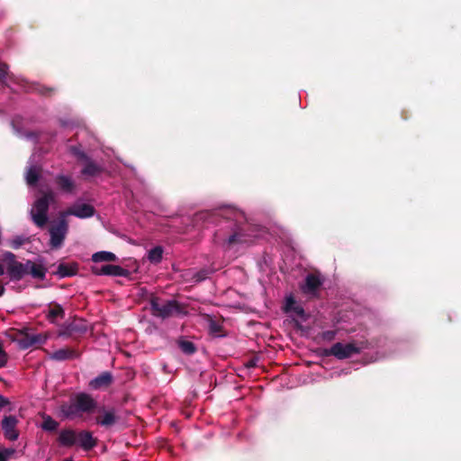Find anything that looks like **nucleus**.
I'll return each mask as SVG.
<instances>
[{
  "label": "nucleus",
  "mask_w": 461,
  "mask_h": 461,
  "mask_svg": "<svg viewBox=\"0 0 461 461\" xmlns=\"http://www.w3.org/2000/svg\"><path fill=\"white\" fill-rule=\"evenodd\" d=\"M217 215L223 221L214 233V242L225 250L238 249L251 243L254 239L265 237V228L247 222L244 212L235 207H224Z\"/></svg>",
  "instance_id": "1"
},
{
  "label": "nucleus",
  "mask_w": 461,
  "mask_h": 461,
  "mask_svg": "<svg viewBox=\"0 0 461 461\" xmlns=\"http://www.w3.org/2000/svg\"><path fill=\"white\" fill-rule=\"evenodd\" d=\"M96 408L97 402L90 394L78 393L60 405V413L66 419L75 420L95 412Z\"/></svg>",
  "instance_id": "2"
},
{
  "label": "nucleus",
  "mask_w": 461,
  "mask_h": 461,
  "mask_svg": "<svg viewBox=\"0 0 461 461\" xmlns=\"http://www.w3.org/2000/svg\"><path fill=\"white\" fill-rule=\"evenodd\" d=\"M59 443L60 446L67 447L78 446L82 449L88 451L95 447L96 439L90 431H77L67 429L59 431Z\"/></svg>",
  "instance_id": "3"
},
{
  "label": "nucleus",
  "mask_w": 461,
  "mask_h": 461,
  "mask_svg": "<svg viewBox=\"0 0 461 461\" xmlns=\"http://www.w3.org/2000/svg\"><path fill=\"white\" fill-rule=\"evenodd\" d=\"M55 201V194L52 191L46 192L42 196L37 198L33 203L30 216L32 222L39 228L42 229L49 221V207Z\"/></svg>",
  "instance_id": "4"
},
{
  "label": "nucleus",
  "mask_w": 461,
  "mask_h": 461,
  "mask_svg": "<svg viewBox=\"0 0 461 461\" xmlns=\"http://www.w3.org/2000/svg\"><path fill=\"white\" fill-rule=\"evenodd\" d=\"M49 232L50 236V247L52 249H60L68 232V223L66 218L59 214L58 221L50 227Z\"/></svg>",
  "instance_id": "5"
},
{
  "label": "nucleus",
  "mask_w": 461,
  "mask_h": 461,
  "mask_svg": "<svg viewBox=\"0 0 461 461\" xmlns=\"http://www.w3.org/2000/svg\"><path fill=\"white\" fill-rule=\"evenodd\" d=\"M363 347H358L355 343H341L337 342L325 350L326 356H334L338 359L348 358L361 351Z\"/></svg>",
  "instance_id": "6"
},
{
  "label": "nucleus",
  "mask_w": 461,
  "mask_h": 461,
  "mask_svg": "<svg viewBox=\"0 0 461 461\" xmlns=\"http://www.w3.org/2000/svg\"><path fill=\"white\" fill-rule=\"evenodd\" d=\"M60 214L65 218L73 215L80 219H86L95 214V208L88 203H76L66 211L60 212Z\"/></svg>",
  "instance_id": "7"
},
{
  "label": "nucleus",
  "mask_w": 461,
  "mask_h": 461,
  "mask_svg": "<svg viewBox=\"0 0 461 461\" xmlns=\"http://www.w3.org/2000/svg\"><path fill=\"white\" fill-rule=\"evenodd\" d=\"M150 305L153 314L161 318L169 317L178 309L176 301H167L164 303H160L158 299H152Z\"/></svg>",
  "instance_id": "8"
},
{
  "label": "nucleus",
  "mask_w": 461,
  "mask_h": 461,
  "mask_svg": "<svg viewBox=\"0 0 461 461\" xmlns=\"http://www.w3.org/2000/svg\"><path fill=\"white\" fill-rule=\"evenodd\" d=\"M92 272L97 276H127L128 270L117 265H104L100 267H93Z\"/></svg>",
  "instance_id": "9"
},
{
  "label": "nucleus",
  "mask_w": 461,
  "mask_h": 461,
  "mask_svg": "<svg viewBox=\"0 0 461 461\" xmlns=\"http://www.w3.org/2000/svg\"><path fill=\"white\" fill-rule=\"evenodd\" d=\"M83 167L81 169V175L85 177H93L99 176L104 172V166L95 162L91 158H87L83 162Z\"/></svg>",
  "instance_id": "10"
},
{
  "label": "nucleus",
  "mask_w": 461,
  "mask_h": 461,
  "mask_svg": "<svg viewBox=\"0 0 461 461\" xmlns=\"http://www.w3.org/2000/svg\"><path fill=\"white\" fill-rule=\"evenodd\" d=\"M321 285L322 280L319 274H308L301 289L304 294L313 295Z\"/></svg>",
  "instance_id": "11"
},
{
  "label": "nucleus",
  "mask_w": 461,
  "mask_h": 461,
  "mask_svg": "<svg viewBox=\"0 0 461 461\" xmlns=\"http://www.w3.org/2000/svg\"><path fill=\"white\" fill-rule=\"evenodd\" d=\"M17 419L14 416H6L2 420V429L5 436L9 440H16L18 438V432L16 430Z\"/></svg>",
  "instance_id": "12"
},
{
  "label": "nucleus",
  "mask_w": 461,
  "mask_h": 461,
  "mask_svg": "<svg viewBox=\"0 0 461 461\" xmlns=\"http://www.w3.org/2000/svg\"><path fill=\"white\" fill-rule=\"evenodd\" d=\"M28 163H29V167H28V169L25 174V179H26V183L29 185L33 186L37 184V182L39 180L41 168L37 165L33 164L34 163V155L30 158V160Z\"/></svg>",
  "instance_id": "13"
},
{
  "label": "nucleus",
  "mask_w": 461,
  "mask_h": 461,
  "mask_svg": "<svg viewBox=\"0 0 461 461\" xmlns=\"http://www.w3.org/2000/svg\"><path fill=\"white\" fill-rule=\"evenodd\" d=\"M8 273L12 279L20 280L27 275V262L25 264L14 261L8 267Z\"/></svg>",
  "instance_id": "14"
},
{
  "label": "nucleus",
  "mask_w": 461,
  "mask_h": 461,
  "mask_svg": "<svg viewBox=\"0 0 461 461\" xmlns=\"http://www.w3.org/2000/svg\"><path fill=\"white\" fill-rule=\"evenodd\" d=\"M102 414L96 418V422L103 427H110L116 422V415L113 410H105L102 408L99 410Z\"/></svg>",
  "instance_id": "15"
},
{
  "label": "nucleus",
  "mask_w": 461,
  "mask_h": 461,
  "mask_svg": "<svg viewBox=\"0 0 461 461\" xmlns=\"http://www.w3.org/2000/svg\"><path fill=\"white\" fill-rule=\"evenodd\" d=\"M284 310L285 312L294 313L298 317L304 316V311L303 307L296 303L292 294H289L285 297Z\"/></svg>",
  "instance_id": "16"
},
{
  "label": "nucleus",
  "mask_w": 461,
  "mask_h": 461,
  "mask_svg": "<svg viewBox=\"0 0 461 461\" xmlns=\"http://www.w3.org/2000/svg\"><path fill=\"white\" fill-rule=\"evenodd\" d=\"M113 381V376L109 372H104L100 375L89 382V386L94 390H98L108 386Z\"/></svg>",
  "instance_id": "17"
},
{
  "label": "nucleus",
  "mask_w": 461,
  "mask_h": 461,
  "mask_svg": "<svg viewBox=\"0 0 461 461\" xmlns=\"http://www.w3.org/2000/svg\"><path fill=\"white\" fill-rule=\"evenodd\" d=\"M46 341V337L42 334H32L28 335L19 340L20 348L27 349L35 344H42Z\"/></svg>",
  "instance_id": "18"
},
{
  "label": "nucleus",
  "mask_w": 461,
  "mask_h": 461,
  "mask_svg": "<svg viewBox=\"0 0 461 461\" xmlns=\"http://www.w3.org/2000/svg\"><path fill=\"white\" fill-rule=\"evenodd\" d=\"M55 182L59 189L66 193H72L75 188V183L68 176L58 175Z\"/></svg>",
  "instance_id": "19"
},
{
  "label": "nucleus",
  "mask_w": 461,
  "mask_h": 461,
  "mask_svg": "<svg viewBox=\"0 0 461 461\" xmlns=\"http://www.w3.org/2000/svg\"><path fill=\"white\" fill-rule=\"evenodd\" d=\"M46 268L40 264H35L31 260L27 261V274L34 278L43 279L46 275Z\"/></svg>",
  "instance_id": "20"
},
{
  "label": "nucleus",
  "mask_w": 461,
  "mask_h": 461,
  "mask_svg": "<svg viewBox=\"0 0 461 461\" xmlns=\"http://www.w3.org/2000/svg\"><path fill=\"white\" fill-rule=\"evenodd\" d=\"M46 317L51 323H57L59 319L64 318V310L59 304H55L53 307H50Z\"/></svg>",
  "instance_id": "21"
},
{
  "label": "nucleus",
  "mask_w": 461,
  "mask_h": 461,
  "mask_svg": "<svg viewBox=\"0 0 461 461\" xmlns=\"http://www.w3.org/2000/svg\"><path fill=\"white\" fill-rule=\"evenodd\" d=\"M92 260L95 263L114 262L117 260V257L115 254L109 251H98L92 255Z\"/></svg>",
  "instance_id": "22"
},
{
  "label": "nucleus",
  "mask_w": 461,
  "mask_h": 461,
  "mask_svg": "<svg viewBox=\"0 0 461 461\" xmlns=\"http://www.w3.org/2000/svg\"><path fill=\"white\" fill-rule=\"evenodd\" d=\"M74 356V352L68 348H60L56 350L50 355V358L56 361H64L71 358Z\"/></svg>",
  "instance_id": "23"
},
{
  "label": "nucleus",
  "mask_w": 461,
  "mask_h": 461,
  "mask_svg": "<svg viewBox=\"0 0 461 461\" xmlns=\"http://www.w3.org/2000/svg\"><path fill=\"white\" fill-rule=\"evenodd\" d=\"M163 249L158 246L151 249L148 253V258L151 263H158L162 259Z\"/></svg>",
  "instance_id": "24"
},
{
  "label": "nucleus",
  "mask_w": 461,
  "mask_h": 461,
  "mask_svg": "<svg viewBox=\"0 0 461 461\" xmlns=\"http://www.w3.org/2000/svg\"><path fill=\"white\" fill-rule=\"evenodd\" d=\"M59 422L50 416H45L41 424V429L46 431H54L58 429Z\"/></svg>",
  "instance_id": "25"
},
{
  "label": "nucleus",
  "mask_w": 461,
  "mask_h": 461,
  "mask_svg": "<svg viewBox=\"0 0 461 461\" xmlns=\"http://www.w3.org/2000/svg\"><path fill=\"white\" fill-rule=\"evenodd\" d=\"M12 77L7 71V66L0 62V84L9 86L7 80H11Z\"/></svg>",
  "instance_id": "26"
},
{
  "label": "nucleus",
  "mask_w": 461,
  "mask_h": 461,
  "mask_svg": "<svg viewBox=\"0 0 461 461\" xmlns=\"http://www.w3.org/2000/svg\"><path fill=\"white\" fill-rule=\"evenodd\" d=\"M16 450L12 447H2L0 448V461H8L14 456Z\"/></svg>",
  "instance_id": "27"
},
{
  "label": "nucleus",
  "mask_w": 461,
  "mask_h": 461,
  "mask_svg": "<svg viewBox=\"0 0 461 461\" xmlns=\"http://www.w3.org/2000/svg\"><path fill=\"white\" fill-rule=\"evenodd\" d=\"M179 348L181 350L188 355L194 353L195 347L191 341L182 340L179 342Z\"/></svg>",
  "instance_id": "28"
},
{
  "label": "nucleus",
  "mask_w": 461,
  "mask_h": 461,
  "mask_svg": "<svg viewBox=\"0 0 461 461\" xmlns=\"http://www.w3.org/2000/svg\"><path fill=\"white\" fill-rule=\"evenodd\" d=\"M69 150L81 162L88 158V156L77 146H71Z\"/></svg>",
  "instance_id": "29"
},
{
  "label": "nucleus",
  "mask_w": 461,
  "mask_h": 461,
  "mask_svg": "<svg viewBox=\"0 0 461 461\" xmlns=\"http://www.w3.org/2000/svg\"><path fill=\"white\" fill-rule=\"evenodd\" d=\"M26 240L27 239L23 236H16L9 240V244L14 249H17L22 247Z\"/></svg>",
  "instance_id": "30"
},
{
  "label": "nucleus",
  "mask_w": 461,
  "mask_h": 461,
  "mask_svg": "<svg viewBox=\"0 0 461 461\" xmlns=\"http://www.w3.org/2000/svg\"><path fill=\"white\" fill-rule=\"evenodd\" d=\"M77 328L75 327V325L73 323L62 328L59 333H58V336L59 337H63V338H68L71 335V333L76 330Z\"/></svg>",
  "instance_id": "31"
},
{
  "label": "nucleus",
  "mask_w": 461,
  "mask_h": 461,
  "mask_svg": "<svg viewBox=\"0 0 461 461\" xmlns=\"http://www.w3.org/2000/svg\"><path fill=\"white\" fill-rule=\"evenodd\" d=\"M210 272L206 269L200 270L193 275V279L194 282H201L206 279L209 276Z\"/></svg>",
  "instance_id": "32"
},
{
  "label": "nucleus",
  "mask_w": 461,
  "mask_h": 461,
  "mask_svg": "<svg viewBox=\"0 0 461 461\" xmlns=\"http://www.w3.org/2000/svg\"><path fill=\"white\" fill-rule=\"evenodd\" d=\"M336 336V332L333 330H327L322 332L321 337L324 340L330 341L332 340Z\"/></svg>",
  "instance_id": "33"
},
{
  "label": "nucleus",
  "mask_w": 461,
  "mask_h": 461,
  "mask_svg": "<svg viewBox=\"0 0 461 461\" xmlns=\"http://www.w3.org/2000/svg\"><path fill=\"white\" fill-rule=\"evenodd\" d=\"M209 216H212V214H210L209 212H200V213H197L194 218V221L196 223Z\"/></svg>",
  "instance_id": "34"
},
{
  "label": "nucleus",
  "mask_w": 461,
  "mask_h": 461,
  "mask_svg": "<svg viewBox=\"0 0 461 461\" xmlns=\"http://www.w3.org/2000/svg\"><path fill=\"white\" fill-rule=\"evenodd\" d=\"M219 330H220L219 325L215 321H211L210 322V331L212 333L216 334L219 332Z\"/></svg>",
  "instance_id": "35"
},
{
  "label": "nucleus",
  "mask_w": 461,
  "mask_h": 461,
  "mask_svg": "<svg viewBox=\"0 0 461 461\" xmlns=\"http://www.w3.org/2000/svg\"><path fill=\"white\" fill-rule=\"evenodd\" d=\"M7 404H9L8 399L0 394V410Z\"/></svg>",
  "instance_id": "36"
},
{
  "label": "nucleus",
  "mask_w": 461,
  "mask_h": 461,
  "mask_svg": "<svg viewBox=\"0 0 461 461\" xmlns=\"http://www.w3.org/2000/svg\"><path fill=\"white\" fill-rule=\"evenodd\" d=\"M36 90H38L42 95H48L49 92H50V89L43 86H36Z\"/></svg>",
  "instance_id": "37"
},
{
  "label": "nucleus",
  "mask_w": 461,
  "mask_h": 461,
  "mask_svg": "<svg viewBox=\"0 0 461 461\" xmlns=\"http://www.w3.org/2000/svg\"><path fill=\"white\" fill-rule=\"evenodd\" d=\"M5 257L7 259L12 260L13 262L14 261V255L12 252H6V253L5 254Z\"/></svg>",
  "instance_id": "38"
},
{
  "label": "nucleus",
  "mask_w": 461,
  "mask_h": 461,
  "mask_svg": "<svg viewBox=\"0 0 461 461\" xmlns=\"http://www.w3.org/2000/svg\"><path fill=\"white\" fill-rule=\"evenodd\" d=\"M22 82H23V83H22V86H21V88H22V89H24V90H30V89H31L30 87H28L27 86H25V85H24V82H23V79H22Z\"/></svg>",
  "instance_id": "39"
},
{
  "label": "nucleus",
  "mask_w": 461,
  "mask_h": 461,
  "mask_svg": "<svg viewBox=\"0 0 461 461\" xmlns=\"http://www.w3.org/2000/svg\"><path fill=\"white\" fill-rule=\"evenodd\" d=\"M62 269H63V266H60V267H59V271H60V274H61L62 276H68V275H69V274H68V273L63 272V270H62Z\"/></svg>",
  "instance_id": "40"
},
{
  "label": "nucleus",
  "mask_w": 461,
  "mask_h": 461,
  "mask_svg": "<svg viewBox=\"0 0 461 461\" xmlns=\"http://www.w3.org/2000/svg\"><path fill=\"white\" fill-rule=\"evenodd\" d=\"M5 270H4V267L2 266V264L0 263V276H2L4 274Z\"/></svg>",
  "instance_id": "41"
},
{
  "label": "nucleus",
  "mask_w": 461,
  "mask_h": 461,
  "mask_svg": "<svg viewBox=\"0 0 461 461\" xmlns=\"http://www.w3.org/2000/svg\"><path fill=\"white\" fill-rule=\"evenodd\" d=\"M4 293H5V287L1 286L0 287V297L4 294Z\"/></svg>",
  "instance_id": "42"
},
{
  "label": "nucleus",
  "mask_w": 461,
  "mask_h": 461,
  "mask_svg": "<svg viewBox=\"0 0 461 461\" xmlns=\"http://www.w3.org/2000/svg\"><path fill=\"white\" fill-rule=\"evenodd\" d=\"M64 461H73V460L70 458H68V459H65Z\"/></svg>",
  "instance_id": "43"
}]
</instances>
